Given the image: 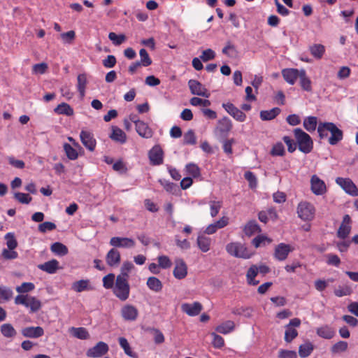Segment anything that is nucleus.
<instances>
[{
	"label": "nucleus",
	"mask_w": 358,
	"mask_h": 358,
	"mask_svg": "<svg viewBox=\"0 0 358 358\" xmlns=\"http://www.w3.org/2000/svg\"><path fill=\"white\" fill-rule=\"evenodd\" d=\"M222 52L229 57H234L238 53L236 47L230 41L227 43Z\"/></svg>",
	"instance_id": "obj_50"
},
{
	"label": "nucleus",
	"mask_w": 358,
	"mask_h": 358,
	"mask_svg": "<svg viewBox=\"0 0 358 358\" xmlns=\"http://www.w3.org/2000/svg\"><path fill=\"white\" fill-rule=\"evenodd\" d=\"M298 78H299L300 85L303 90L306 92H310L312 90L311 80L307 76L304 69H301V73Z\"/></svg>",
	"instance_id": "obj_25"
},
{
	"label": "nucleus",
	"mask_w": 358,
	"mask_h": 358,
	"mask_svg": "<svg viewBox=\"0 0 358 358\" xmlns=\"http://www.w3.org/2000/svg\"><path fill=\"white\" fill-rule=\"evenodd\" d=\"M188 86L190 92L194 95L204 96L208 98L210 93L208 92L206 88L198 80H189L188 82Z\"/></svg>",
	"instance_id": "obj_10"
},
{
	"label": "nucleus",
	"mask_w": 358,
	"mask_h": 358,
	"mask_svg": "<svg viewBox=\"0 0 358 358\" xmlns=\"http://www.w3.org/2000/svg\"><path fill=\"white\" fill-rule=\"evenodd\" d=\"M334 292L336 296L342 297L350 295L352 292V289L350 286L345 285L343 286H338L334 289Z\"/></svg>",
	"instance_id": "obj_42"
},
{
	"label": "nucleus",
	"mask_w": 358,
	"mask_h": 358,
	"mask_svg": "<svg viewBox=\"0 0 358 358\" xmlns=\"http://www.w3.org/2000/svg\"><path fill=\"white\" fill-rule=\"evenodd\" d=\"M272 242V240L268 237L264 235H259L255 237L252 243L255 248H259L261 246H265L266 245L270 244Z\"/></svg>",
	"instance_id": "obj_41"
},
{
	"label": "nucleus",
	"mask_w": 358,
	"mask_h": 358,
	"mask_svg": "<svg viewBox=\"0 0 358 358\" xmlns=\"http://www.w3.org/2000/svg\"><path fill=\"white\" fill-rule=\"evenodd\" d=\"M23 336L31 338H37L44 334V330L41 327H28L21 331Z\"/></svg>",
	"instance_id": "obj_18"
},
{
	"label": "nucleus",
	"mask_w": 358,
	"mask_h": 358,
	"mask_svg": "<svg viewBox=\"0 0 358 358\" xmlns=\"http://www.w3.org/2000/svg\"><path fill=\"white\" fill-rule=\"evenodd\" d=\"M1 333L4 337L8 338H13L17 334L16 330L9 323L3 324L1 326Z\"/></svg>",
	"instance_id": "obj_37"
},
{
	"label": "nucleus",
	"mask_w": 358,
	"mask_h": 358,
	"mask_svg": "<svg viewBox=\"0 0 358 358\" xmlns=\"http://www.w3.org/2000/svg\"><path fill=\"white\" fill-rule=\"evenodd\" d=\"M136 127V131L143 138H150L152 136V129L148 125L143 121L137 122Z\"/></svg>",
	"instance_id": "obj_22"
},
{
	"label": "nucleus",
	"mask_w": 358,
	"mask_h": 358,
	"mask_svg": "<svg viewBox=\"0 0 358 358\" xmlns=\"http://www.w3.org/2000/svg\"><path fill=\"white\" fill-rule=\"evenodd\" d=\"M108 350V345L106 343L99 341L94 347L87 350L86 355L88 357H101L105 355Z\"/></svg>",
	"instance_id": "obj_8"
},
{
	"label": "nucleus",
	"mask_w": 358,
	"mask_h": 358,
	"mask_svg": "<svg viewBox=\"0 0 358 358\" xmlns=\"http://www.w3.org/2000/svg\"><path fill=\"white\" fill-rule=\"evenodd\" d=\"M139 55L141 57V64H142L143 66H148L152 64V59L150 57L147 50L144 48H142L139 51Z\"/></svg>",
	"instance_id": "obj_51"
},
{
	"label": "nucleus",
	"mask_w": 358,
	"mask_h": 358,
	"mask_svg": "<svg viewBox=\"0 0 358 358\" xmlns=\"http://www.w3.org/2000/svg\"><path fill=\"white\" fill-rule=\"evenodd\" d=\"M278 358H297V354L294 350L281 349L278 352Z\"/></svg>",
	"instance_id": "obj_64"
},
{
	"label": "nucleus",
	"mask_w": 358,
	"mask_h": 358,
	"mask_svg": "<svg viewBox=\"0 0 358 358\" xmlns=\"http://www.w3.org/2000/svg\"><path fill=\"white\" fill-rule=\"evenodd\" d=\"M55 113L59 115H66L71 116L73 115V109L66 103H62L59 104L55 109Z\"/></svg>",
	"instance_id": "obj_34"
},
{
	"label": "nucleus",
	"mask_w": 358,
	"mask_h": 358,
	"mask_svg": "<svg viewBox=\"0 0 358 358\" xmlns=\"http://www.w3.org/2000/svg\"><path fill=\"white\" fill-rule=\"evenodd\" d=\"M215 57V52L210 48L203 50L200 56V59L204 62L213 59Z\"/></svg>",
	"instance_id": "obj_63"
},
{
	"label": "nucleus",
	"mask_w": 358,
	"mask_h": 358,
	"mask_svg": "<svg viewBox=\"0 0 358 358\" xmlns=\"http://www.w3.org/2000/svg\"><path fill=\"white\" fill-rule=\"evenodd\" d=\"M292 250L289 245L283 243H280L275 248L274 257L279 261L285 260Z\"/></svg>",
	"instance_id": "obj_16"
},
{
	"label": "nucleus",
	"mask_w": 358,
	"mask_h": 358,
	"mask_svg": "<svg viewBox=\"0 0 358 358\" xmlns=\"http://www.w3.org/2000/svg\"><path fill=\"white\" fill-rule=\"evenodd\" d=\"M244 178L249 182V186L250 188H255L257 187V178L252 172L246 171L244 174Z\"/></svg>",
	"instance_id": "obj_62"
},
{
	"label": "nucleus",
	"mask_w": 358,
	"mask_h": 358,
	"mask_svg": "<svg viewBox=\"0 0 358 358\" xmlns=\"http://www.w3.org/2000/svg\"><path fill=\"white\" fill-rule=\"evenodd\" d=\"M285 327V341L287 343H290L298 336V331L294 328L289 327Z\"/></svg>",
	"instance_id": "obj_55"
},
{
	"label": "nucleus",
	"mask_w": 358,
	"mask_h": 358,
	"mask_svg": "<svg viewBox=\"0 0 358 358\" xmlns=\"http://www.w3.org/2000/svg\"><path fill=\"white\" fill-rule=\"evenodd\" d=\"M14 198L23 204H29L32 200V197L29 196V194L22 192H15L14 194Z\"/></svg>",
	"instance_id": "obj_53"
},
{
	"label": "nucleus",
	"mask_w": 358,
	"mask_h": 358,
	"mask_svg": "<svg viewBox=\"0 0 358 358\" xmlns=\"http://www.w3.org/2000/svg\"><path fill=\"white\" fill-rule=\"evenodd\" d=\"M227 252L236 257L249 259L251 254L248 248L241 243H230L226 245Z\"/></svg>",
	"instance_id": "obj_4"
},
{
	"label": "nucleus",
	"mask_w": 358,
	"mask_h": 358,
	"mask_svg": "<svg viewBox=\"0 0 358 358\" xmlns=\"http://www.w3.org/2000/svg\"><path fill=\"white\" fill-rule=\"evenodd\" d=\"M147 286L153 292H159L163 287L162 282L156 277L152 276L148 278Z\"/></svg>",
	"instance_id": "obj_30"
},
{
	"label": "nucleus",
	"mask_w": 358,
	"mask_h": 358,
	"mask_svg": "<svg viewBox=\"0 0 358 358\" xmlns=\"http://www.w3.org/2000/svg\"><path fill=\"white\" fill-rule=\"evenodd\" d=\"M110 138L116 142L120 143H124L127 141V136L125 133L119 127L116 126L112 127V133L110 135Z\"/></svg>",
	"instance_id": "obj_24"
},
{
	"label": "nucleus",
	"mask_w": 358,
	"mask_h": 358,
	"mask_svg": "<svg viewBox=\"0 0 358 358\" xmlns=\"http://www.w3.org/2000/svg\"><path fill=\"white\" fill-rule=\"evenodd\" d=\"M115 275L109 273L103 278V285L106 289H111L114 287Z\"/></svg>",
	"instance_id": "obj_57"
},
{
	"label": "nucleus",
	"mask_w": 358,
	"mask_h": 358,
	"mask_svg": "<svg viewBox=\"0 0 358 358\" xmlns=\"http://www.w3.org/2000/svg\"><path fill=\"white\" fill-rule=\"evenodd\" d=\"M71 289L76 292H82L83 291L92 290L94 288L90 285V281L88 279L80 280L74 282L72 284Z\"/></svg>",
	"instance_id": "obj_21"
},
{
	"label": "nucleus",
	"mask_w": 358,
	"mask_h": 358,
	"mask_svg": "<svg viewBox=\"0 0 358 358\" xmlns=\"http://www.w3.org/2000/svg\"><path fill=\"white\" fill-rule=\"evenodd\" d=\"M80 137L82 143L87 149L92 152L94 150L96 142L92 133L82 130Z\"/></svg>",
	"instance_id": "obj_15"
},
{
	"label": "nucleus",
	"mask_w": 358,
	"mask_h": 358,
	"mask_svg": "<svg viewBox=\"0 0 358 358\" xmlns=\"http://www.w3.org/2000/svg\"><path fill=\"white\" fill-rule=\"evenodd\" d=\"M128 280V278L117 276L113 287L114 294L122 301H126L129 296L130 286Z\"/></svg>",
	"instance_id": "obj_3"
},
{
	"label": "nucleus",
	"mask_w": 358,
	"mask_h": 358,
	"mask_svg": "<svg viewBox=\"0 0 358 358\" xmlns=\"http://www.w3.org/2000/svg\"><path fill=\"white\" fill-rule=\"evenodd\" d=\"M301 73V70L296 69H285L282 76L285 80L290 85H294Z\"/></svg>",
	"instance_id": "obj_20"
},
{
	"label": "nucleus",
	"mask_w": 358,
	"mask_h": 358,
	"mask_svg": "<svg viewBox=\"0 0 358 358\" xmlns=\"http://www.w3.org/2000/svg\"><path fill=\"white\" fill-rule=\"evenodd\" d=\"M315 213V207L309 202H300L297 206L298 216L304 221L313 220Z\"/></svg>",
	"instance_id": "obj_5"
},
{
	"label": "nucleus",
	"mask_w": 358,
	"mask_h": 358,
	"mask_svg": "<svg viewBox=\"0 0 358 358\" xmlns=\"http://www.w3.org/2000/svg\"><path fill=\"white\" fill-rule=\"evenodd\" d=\"M12 289L7 287H0V303L9 301L13 296Z\"/></svg>",
	"instance_id": "obj_43"
},
{
	"label": "nucleus",
	"mask_w": 358,
	"mask_h": 358,
	"mask_svg": "<svg viewBox=\"0 0 358 358\" xmlns=\"http://www.w3.org/2000/svg\"><path fill=\"white\" fill-rule=\"evenodd\" d=\"M202 305L199 302L193 303H183L181 306L182 310L189 316L198 315L202 310Z\"/></svg>",
	"instance_id": "obj_17"
},
{
	"label": "nucleus",
	"mask_w": 358,
	"mask_h": 358,
	"mask_svg": "<svg viewBox=\"0 0 358 358\" xmlns=\"http://www.w3.org/2000/svg\"><path fill=\"white\" fill-rule=\"evenodd\" d=\"M317 132L321 139L327 138L328 133L330 132L331 136L329 138L328 142L331 145L338 144L343 137V131L333 122H320Z\"/></svg>",
	"instance_id": "obj_1"
},
{
	"label": "nucleus",
	"mask_w": 358,
	"mask_h": 358,
	"mask_svg": "<svg viewBox=\"0 0 358 358\" xmlns=\"http://www.w3.org/2000/svg\"><path fill=\"white\" fill-rule=\"evenodd\" d=\"M51 251L59 256H64L68 254L67 247L62 243L55 242L50 246Z\"/></svg>",
	"instance_id": "obj_33"
},
{
	"label": "nucleus",
	"mask_w": 358,
	"mask_h": 358,
	"mask_svg": "<svg viewBox=\"0 0 358 358\" xmlns=\"http://www.w3.org/2000/svg\"><path fill=\"white\" fill-rule=\"evenodd\" d=\"M280 111L281 110L278 107L268 110H262L259 115L260 118L264 121L271 120L278 115Z\"/></svg>",
	"instance_id": "obj_29"
},
{
	"label": "nucleus",
	"mask_w": 358,
	"mask_h": 358,
	"mask_svg": "<svg viewBox=\"0 0 358 358\" xmlns=\"http://www.w3.org/2000/svg\"><path fill=\"white\" fill-rule=\"evenodd\" d=\"M348 344L346 341H340L335 343L331 348L334 354L343 352L347 350Z\"/></svg>",
	"instance_id": "obj_48"
},
{
	"label": "nucleus",
	"mask_w": 358,
	"mask_h": 358,
	"mask_svg": "<svg viewBox=\"0 0 358 358\" xmlns=\"http://www.w3.org/2000/svg\"><path fill=\"white\" fill-rule=\"evenodd\" d=\"M260 231L261 229L255 220L249 221L244 228V232L248 236H251L255 234Z\"/></svg>",
	"instance_id": "obj_31"
},
{
	"label": "nucleus",
	"mask_w": 358,
	"mask_h": 358,
	"mask_svg": "<svg viewBox=\"0 0 358 358\" xmlns=\"http://www.w3.org/2000/svg\"><path fill=\"white\" fill-rule=\"evenodd\" d=\"M150 164L159 166L164 162V151L159 145H155L148 153Z\"/></svg>",
	"instance_id": "obj_7"
},
{
	"label": "nucleus",
	"mask_w": 358,
	"mask_h": 358,
	"mask_svg": "<svg viewBox=\"0 0 358 358\" xmlns=\"http://www.w3.org/2000/svg\"><path fill=\"white\" fill-rule=\"evenodd\" d=\"M119 344L120 347L124 350V353L133 358H137L136 353L134 352L131 347L129 345V343H128L127 340L124 337L119 338Z\"/></svg>",
	"instance_id": "obj_39"
},
{
	"label": "nucleus",
	"mask_w": 358,
	"mask_h": 358,
	"mask_svg": "<svg viewBox=\"0 0 358 358\" xmlns=\"http://www.w3.org/2000/svg\"><path fill=\"white\" fill-rule=\"evenodd\" d=\"M336 182L346 193L352 196L358 195V189L351 179L338 177L336 179Z\"/></svg>",
	"instance_id": "obj_9"
},
{
	"label": "nucleus",
	"mask_w": 358,
	"mask_h": 358,
	"mask_svg": "<svg viewBox=\"0 0 358 358\" xmlns=\"http://www.w3.org/2000/svg\"><path fill=\"white\" fill-rule=\"evenodd\" d=\"M108 38L112 41L113 44L115 46L120 45L127 39L126 36L124 34H122L117 35L114 32L109 33Z\"/></svg>",
	"instance_id": "obj_45"
},
{
	"label": "nucleus",
	"mask_w": 358,
	"mask_h": 358,
	"mask_svg": "<svg viewBox=\"0 0 358 358\" xmlns=\"http://www.w3.org/2000/svg\"><path fill=\"white\" fill-rule=\"evenodd\" d=\"M175 268L173 273L176 279L182 280L187 275V266L182 259H176L175 261Z\"/></svg>",
	"instance_id": "obj_14"
},
{
	"label": "nucleus",
	"mask_w": 358,
	"mask_h": 358,
	"mask_svg": "<svg viewBox=\"0 0 358 358\" xmlns=\"http://www.w3.org/2000/svg\"><path fill=\"white\" fill-rule=\"evenodd\" d=\"M219 124L220 125V131L222 132H228L232 128L231 121L227 117H224L219 120Z\"/></svg>",
	"instance_id": "obj_56"
},
{
	"label": "nucleus",
	"mask_w": 358,
	"mask_h": 358,
	"mask_svg": "<svg viewBox=\"0 0 358 358\" xmlns=\"http://www.w3.org/2000/svg\"><path fill=\"white\" fill-rule=\"evenodd\" d=\"M317 334L325 339H331L334 336V331L328 326L320 327L317 329Z\"/></svg>",
	"instance_id": "obj_40"
},
{
	"label": "nucleus",
	"mask_w": 358,
	"mask_h": 358,
	"mask_svg": "<svg viewBox=\"0 0 358 358\" xmlns=\"http://www.w3.org/2000/svg\"><path fill=\"white\" fill-rule=\"evenodd\" d=\"M26 307L30 308L31 313H36L41 308V302L35 297L29 296Z\"/></svg>",
	"instance_id": "obj_44"
},
{
	"label": "nucleus",
	"mask_w": 358,
	"mask_h": 358,
	"mask_svg": "<svg viewBox=\"0 0 358 358\" xmlns=\"http://www.w3.org/2000/svg\"><path fill=\"white\" fill-rule=\"evenodd\" d=\"M313 350L314 345L310 342H306L299 346V355L301 358H305L310 355Z\"/></svg>",
	"instance_id": "obj_35"
},
{
	"label": "nucleus",
	"mask_w": 358,
	"mask_h": 358,
	"mask_svg": "<svg viewBox=\"0 0 358 358\" xmlns=\"http://www.w3.org/2000/svg\"><path fill=\"white\" fill-rule=\"evenodd\" d=\"M38 268L48 273L53 274L56 273L59 268V262L56 259H52L44 264L38 265Z\"/></svg>",
	"instance_id": "obj_23"
},
{
	"label": "nucleus",
	"mask_w": 358,
	"mask_h": 358,
	"mask_svg": "<svg viewBox=\"0 0 358 358\" xmlns=\"http://www.w3.org/2000/svg\"><path fill=\"white\" fill-rule=\"evenodd\" d=\"M309 51L316 59H320L325 52V47L322 44L315 43L309 46Z\"/></svg>",
	"instance_id": "obj_28"
},
{
	"label": "nucleus",
	"mask_w": 358,
	"mask_h": 358,
	"mask_svg": "<svg viewBox=\"0 0 358 358\" xmlns=\"http://www.w3.org/2000/svg\"><path fill=\"white\" fill-rule=\"evenodd\" d=\"M235 324L233 321L227 320L225 322L218 325L215 330L218 333L227 334L234 329Z\"/></svg>",
	"instance_id": "obj_36"
},
{
	"label": "nucleus",
	"mask_w": 358,
	"mask_h": 358,
	"mask_svg": "<svg viewBox=\"0 0 358 358\" xmlns=\"http://www.w3.org/2000/svg\"><path fill=\"white\" fill-rule=\"evenodd\" d=\"M87 83V80L86 74H79L77 77V89L81 98H83L85 95Z\"/></svg>",
	"instance_id": "obj_27"
},
{
	"label": "nucleus",
	"mask_w": 358,
	"mask_h": 358,
	"mask_svg": "<svg viewBox=\"0 0 358 358\" xmlns=\"http://www.w3.org/2000/svg\"><path fill=\"white\" fill-rule=\"evenodd\" d=\"M186 171L189 175L194 178H197L200 176V169L199 166L194 164H188L186 165Z\"/></svg>",
	"instance_id": "obj_58"
},
{
	"label": "nucleus",
	"mask_w": 358,
	"mask_h": 358,
	"mask_svg": "<svg viewBox=\"0 0 358 358\" xmlns=\"http://www.w3.org/2000/svg\"><path fill=\"white\" fill-rule=\"evenodd\" d=\"M120 261V253L116 248H112L108 252L106 256V262L109 266H117Z\"/></svg>",
	"instance_id": "obj_19"
},
{
	"label": "nucleus",
	"mask_w": 358,
	"mask_h": 358,
	"mask_svg": "<svg viewBox=\"0 0 358 358\" xmlns=\"http://www.w3.org/2000/svg\"><path fill=\"white\" fill-rule=\"evenodd\" d=\"M159 182L164 187L166 192L174 193L177 189V185L164 179H159Z\"/></svg>",
	"instance_id": "obj_59"
},
{
	"label": "nucleus",
	"mask_w": 358,
	"mask_h": 358,
	"mask_svg": "<svg viewBox=\"0 0 358 358\" xmlns=\"http://www.w3.org/2000/svg\"><path fill=\"white\" fill-rule=\"evenodd\" d=\"M351 227L349 224H341L337 231V236L341 239H345L350 233Z\"/></svg>",
	"instance_id": "obj_54"
},
{
	"label": "nucleus",
	"mask_w": 358,
	"mask_h": 358,
	"mask_svg": "<svg viewBox=\"0 0 358 358\" xmlns=\"http://www.w3.org/2000/svg\"><path fill=\"white\" fill-rule=\"evenodd\" d=\"M222 107L236 120L241 122H244L245 120L246 115L239 108L236 107L233 103L229 102L224 103H222Z\"/></svg>",
	"instance_id": "obj_11"
},
{
	"label": "nucleus",
	"mask_w": 358,
	"mask_h": 358,
	"mask_svg": "<svg viewBox=\"0 0 358 358\" xmlns=\"http://www.w3.org/2000/svg\"><path fill=\"white\" fill-rule=\"evenodd\" d=\"M196 138L192 129L188 130L183 136V143L186 145H195Z\"/></svg>",
	"instance_id": "obj_49"
},
{
	"label": "nucleus",
	"mask_w": 358,
	"mask_h": 358,
	"mask_svg": "<svg viewBox=\"0 0 358 358\" xmlns=\"http://www.w3.org/2000/svg\"><path fill=\"white\" fill-rule=\"evenodd\" d=\"M272 156H283L285 154V147L281 142H278L273 145L271 152Z\"/></svg>",
	"instance_id": "obj_52"
},
{
	"label": "nucleus",
	"mask_w": 358,
	"mask_h": 358,
	"mask_svg": "<svg viewBox=\"0 0 358 358\" xmlns=\"http://www.w3.org/2000/svg\"><path fill=\"white\" fill-rule=\"evenodd\" d=\"M69 332L74 337L81 340H85L90 338L87 330L84 327H71L69 329Z\"/></svg>",
	"instance_id": "obj_26"
},
{
	"label": "nucleus",
	"mask_w": 358,
	"mask_h": 358,
	"mask_svg": "<svg viewBox=\"0 0 358 358\" xmlns=\"http://www.w3.org/2000/svg\"><path fill=\"white\" fill-rule=\"evenodd\" d=\"M109 243L114 248H133L136 245V242L133 238L119 236L112 237Z\"/></svg>",
	"instance_id": "obj_6"
},
{
	"label": "nucleus",
	"mask_w": 358,
	"mask_h": 358,
	"mask_svg": "<svg viewBox=\"0 0 358 358\" xmlns=\"http://www.w3.org/2000/svg\"><path fill=\"white\" fill-rule=\"evenodd\" d=\"M158 263L159 267L162 268H169L172 266V262L169 257L166 255H161L159 256L158 258Z\"/></svg>",
	"instance_id": "obj_61"
},
{
	"label": "nucleus",
	"mask_w": 358,
	"mask_h": 358,
	"mask_svg": "<svg viewBox=\"0 0 358 358\" xmlns=\"http://www.w3.org/2000/svg\"><path fill=\"white\" fill-rule=\"evenodd\" d=\"M64 150L70 160H75L78 157L77 150L67 143L64 144Z\"/></svg>",
	"instance_id": "obj_46"
},
{
	"label": "nucleus",
	"mask_w": 358,
	"mask_h": 358,
	"mask_svg": "<svg viewBox=\"0 0 358 358\" xmlns=\"http://www.w3.org/2000/svg\"><path fill=\"white\" fill-rule=\"evenodd\" d=\"M310 188L315 195H322L327 191L324 182L317 175H313L310 178Z\"/></svg>",
	"instance_id": "obj_12"
},
{
	"label": "nucleus",
	"mask_w": 358,
	"mask_h": 358,
	"mask_svg": "<svg viewBox=\"0 0 358 358\" xmlns=\"http://www.w3.org/2000/svg\"><path fill=\"white\" fill-rule=\"evenodd\" d=\"M6 239V245L9 250H13L17 246V242L12 233H8L5 236Z\"/></svg>",
	"instance_id": "obj_60"
},
{
	"label": "nucleus",
	"mask_w": 358,
	"mask_h": 358,
	"mask_svg": "<svg viewBox=\"0 0 358 358\" xmlns=\"http://www.w3.org/2000/svg\"><path fill=\"white\" fill-rule=\"evenodd\" d=\"M210 243L211 238L204 235H199L197 238V245L203 252H206L210 250Z\"/></svg>",
	"instance_id": "obj_32"
},
{
	"label": "nucleus",
	"mask_w": 358,
	"mask_h": 358,
	"mask_svg": "<svg viewBox=\"0 0 358 358\" xmlns=\"http://www.w3.org/2000/svg\"><path fill=\"white\" fill-rule=\"evenodd\" d=\"M303 124L308 131H314L317 127V119L315 116H309L304 119Z\"/></svg>",
	"instance_id": "obj_38"
},
{
	"label": "nucleus",
	"mask_w": 358,
	"mask_h": 358,
	"mask_svg": "<svg viewBox=\"0 0 358 358\" xmlns=\"http://www.w3.org/2000/svg\"><path fill=\"white\" fill-rule=\"evenodd\" d=\"M293 132L299 150L304 154L311 152L313 149V141L310 135L300 128L294 129Z\"/></svg>",
	"instance_id": "obj_2"
},
{
	"label": "nucleus",
	"mask_w": 358,
	"mask_h": 358,
	"mask_svg": "<svg viewBox=\"0 0 358 358\" xmlns=\"http://www.w3.org/2000/svg\"><path fill=\"white\" fill-rule=\"evenodd\" d=\"M121 315L126 321H135L138 316V310L134 306L127 304L121 308Z\"/></svg>",
	"instance_id": "obj_13"
},
{
	"label": "nucleus",
	"mask_w": 358,
	"mask_h": 358,
	"mask_svg": "<svg viewBox=\"0 0 358 358\" xmlns=\"http://www.w3.org/2000/svg\"><path fill=\"white\" fill-rule=\"evenodd\" d=\"M134 268V264L129 261L124 262L122 264V266L121 267L120 270V274H119L117 276H121L124 278L129 279V273Z\"/></svg>",
	"instance_id": "obj_47"
}]
</instances>
